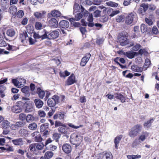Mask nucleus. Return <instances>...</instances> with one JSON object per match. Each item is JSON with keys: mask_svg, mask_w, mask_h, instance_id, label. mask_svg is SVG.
Segmentation results:
<instances>
[{"mask_svg": "<svg viewBox=\"0 0 159 159\" xmlns=\"http://www.w3.org/2000/svg\"><path fill=\"white\" fill-rule=\"evenodd\" d=\"M142 129V125L137 124L132 127L129 132V135L131 138H134L137 136L141 132Z\"/></svg>", "mask_w": 159, "mask_h": 159, "instance_id": "1", "label": "nucleus"}, {"mask_svg": "<svg viewBox=\"0 0 159 159\" xmlns=\"http://www.w3.org/2000/svg\"><path fill=\"white\" fill-rule=\"evenodd\" d=\"M59 34V32L57 30L50 32L46 31L43 35V39L48 38L50 39H56L58 37Z\"/></svg>", "mask_w": 159, "mask_h": 159, "instance_id": "2", "label": "nucleus"}, {"mask_svg": "<svg viewBox=\"0 0 159 159\" xmlns=\"http://www.w3.org/2000/svg\"><path fill=\"white\" fill-rule=\"evenodd\" d=\"M136 14L134 12L129 13L125 18V23L127 25L131 24L136 19Z\"/></svg>", "mask_w": 159, "mask_h": 159, "instance_id": "3", "label": "nucleus"}, {"mask_svg": "<svg viewBox=\"0 0 159 159\" xmlns=\"http://www.w3.org/2000/svg\"><path fill=\"white\" fill-rule=\"evenodd\" d=\"M70 142L73 144L78 146L80 144L81 141V139L80 137L76 134L73 133L70 136Z\"/></svg>", "mask_w": 159, "mask_h": 159, "instance_id": "4", "label": "nucleus"}, {"mask_svg": "<svg viewBox=\"0 0 159 159\" xmlns=\"http://www.w3.org/2000/svg\"><path fill=\"white\" fill-rule=\"evenodd\" d=\"M12 82L15 86L18 88H21L24 86L25 83V80L23 79L18 78L12 79Z\"/></svg>", "mask_w": 159, "mask_h": 159, "instance_id": "5", "label": "nucleus"}, {"mask_svg": "<svg viewBox=\"0 0 159 159\" xmlns=\"http://www.w3.org/2000/svg\"><path fill=\"white\" fill-rule=\"evenodd\" d=\"M59 98L56 95H55L52 98H49L47 101V104L50 107L54 106L56 104L58 103Z\"/></svg>", "mask_w": 159, "mask_h": 159, "instance_id": "6", "label": "nucleus"}, {"mask_svg": "<svg viewBox=\"0 0 159 159\" xmlns=\"http://www.w3.org/2000/svg\"><path fill=\"white\" fill-rule=\"evenodd\" d=\"M25 107V112H29L32 111L34 110V104L32 102H26L24 104Z\"/></svg>", "mask_w": 159, "mask_h": 159, "instance_id": "7", "label": "nucleus"}, {"mask_svg": "<svg viewBox=\"0 0 159 159\" xmlns=\"http://www.w3.org/2000/svg\"><path fill=\"white\" fill-rule=\"evenodd\" d=\"M76 82L75 77L74 74H71L69 77L66 82V85H72Z\"/></svg>", "mask_w": 159, "mask_h": 159, "instance_id": "8", "label": "nucleus"}, {"mask_svg": "<svg viewBox=\"0 0 159 159\" xmlns=\"http://www.w3.org/2000/svg\"><path fill=\"white\" fill-rule=\"evenodd\" d=\"M90 57L91 55L89 53H87L81 60L80 63L81 66H84L89 60Z\"/></svg>", "mask_w": 159, "mask_h": 159, "instance_id": "9", "label": "nucleus"}, {"mask_svg": "<svg viewBox=\"0 0 159 159\" xmlns=\"http://www.w3.org/2000/svg\"><path fill=\"white\" fill-rule=\"evenodd\" d=\"M118 41L120 43L122 46H124L128 43V41L127 40V38L125 36H121L118 38Z\"/></svg>", "mask_w": 159, "mask_h": 159, "instance_id": "10", "label": "nucleus"}, {"mask_svg": "<svg viewBox=\"0 0 159 159\" xmlns=\"http://www.w3.org/2000/svg\"><path fill=\"white\" fill-rule=\"evenodd\" d=\"M48 25L50 26L52 28H56L58 26V22L55 18H52L49 20Z\"/></svg>", "mask_w": 159, "mask_h": 159, "instance_id": "11", "label": "nucleus"}, {"mask_svg": "<svg viewBox=\"0 0 159 159\" xmlns=\"http://www.w3.org/2000/svg\"><path fill=\"white\" fill-rule=\"evenodd\" d=\"M58 131L62 134L65 135H68L70 134L67 129L66 128V127L65 125L60 127L58 128Z\"/></svg>", "mask_w": 159, "mask_h": 159, "instance_id": "12", "label": "nucleus"}, {"mask_svg": "<svg viewBox=\"0 0 159 159\" xmlns=\"http://www.w3.org/2000/svg\"><path fill=\"white\" fill-rule=\"evenodd\" d=\"M63 151L66 153H69L71 151V147L70 145L68 144H64L62 147Z\"/></svg>", "mask_w": 159, "mask_h": 159, "instance_id": "13", "label": "nucleus"}, {"mask_svg": "<svg viewBox=\"0 0 159 159\" xmlns=\"http://www.w3.org/2000/svg\"><path fill=\"white\" fill-rule=\"evenodd\" d=\"M11 142L16 146H22L24 144L23 139L22 138H19L12 140Z\"/></svg>", "mask_w": 159, "mask_h": 159, "instance_id": "14", "label": "nucleus"}, {"mask_svg": "<svg viewBox=\"0 0 159 159\" xmlns=\"http://www.w3.org/2000/svg\"><path fill=\"white\" fill-rule=\"evenodd\" d=\"M115 98L120 100L122 102H125L126 98L123 95L120 93H116L115 94Z\"/></svg>", "mask_w": 159, "mask_h": 159, "instance_id": "15", "label": "nucleus"}, {"mask_svg": "<svg viewBox=\"0 0 159 159\" xmlns=\"http://www.w3.org/2000/svg\"><path fill=\"white\" fill-rule=\"evenodd\" d=\"M12 111L15 113H18L21 112L22 109L21 107L17 105L13 106L11 108Z\"/></svg>", "mask_w": 159, "mask_h": 159, "instance_id": "16", "label": "nucleus"}, {"mask_svg": "<svg viewBox=\"0 0 159 159\" xmlns=\"http://www.w3.org/2000/svg\"><path fill=\"white\" fill-rule=\"evenodd\" d=\"M34 103L36 107L38 108L42 107L43 104V101L39 99H35L34 100Z\"/></svg>", "mask_w": 159, "mask_h": 159, "instance_id": "17", "label": "nucleus"}, {"mask_svg": "<svg viewBox=\"0 0 159 159\" xmlns=\"http://www.w3.org/2000/svg\"><path fill=\"white\" fill-rule=\"evenodd\" d=\"M59 25L61 28H67L69 27V24L67 21L62 20L60 22Z\"/></svg>", "mask_w": 159, "mask_h": 159, "instance_id": "18", "label": "nucleus"}, {"mask_svg": "<svg viewBox=\"0 0 159 159\" xmlns=\"http://www.w3.org/2000/svg\"><path fill=\"white\" fill-rule=\"evenodd\" d=\"M125 55L129 58L132 59L137 54L136 52H133L132 51H129L125 53Z\"/></svg>", "mask_w": 159, "mask_h": 159, "instance_id": "19", "label": "nucleus"}, {"mask_svg": "<svg viewBox=\"0 0 159 159\" xmlns=\"http://www.w3.org/2000/svg\"><path fill=\"white\" fill-rule=\"evenodd\" d=\"M148 134L146 132H142L141 134L139 136V139L142 142L144 141L148 136Z\"/></svg>", "mask_w": 159, "mask_h": 159, "instance_id": "20", "label": "nucleus"}, {"mask_svg": "<svg viewBox=\"0 0 159 159\" xmlns=\"http://www.w3.org/2000/svg\"><path fill=\"white\" fill-rule=\"evenodd\" d=\"M131 70L137 72H141L143 71V69L141 67L138 66L137 65H133L131 66Z\"/></svg>", "mask_w": 159, "mask_h": 159, "instance_id": "21", "label": "nucleus"}, {"mask_svg": "<svg viewBox=\"0 0 159 159\" xmlns=\"http://www.w3.org/2000/svg\"><path fill=\"white\" fill-rule=\"evenodd\" d=\"M16 34L15 30L12 29H10L7 30L6 32L7 34L10 37H12L14 36Z\"/></svg>", "mask_w": 159, "mask_h": 159, "instance_id": "22", "label": "nucleus"}, {"mask_svg": "<svg viewBox=\"0 0 159 159\" xmlns=\"http://www.w3.org/2000/svg\"><path fill=\"white\" fill-rule=\"evenodd\" d=\"M154 119L152 118H150L149 120L144 122L143 124L144 126L147 128L150 127L152 123L154 121Z\"/></svg>", "mask_w": 159, "mask_h": 159, "instance_id": "23", "label": "nucleus"}, {"mask_svg": "<svg viewBox=\"0 0 159 159\" xmlns=\"http://www.w3.org/2000/svg\"><path fill=\"white\" fill-rule=\"evenodd\" d=\"M17 11V7L15 6H11L9 8V12L13 15H15Z\"/></svg>", "mask_w": 159, "mask_h": 159, "instance_id": "24", "label": "nucleus"}, {"mask_svg": "<svg viewBox=\"0 0 159 159\" xmlns=\"http://www.w3.org/2000/svg\"><path fill=\"white\" fill-rule=\"evenodd\" d=\"M122 135H120L119 136H116L114 139V143L115 144V148L116 149H117L118 148V146L117 145L118 144L120 140L122 139Z\"/></svg>", "mask_w": 159, "mask_h": 159, "instance_id": "25", "label": "nucleus"}, {"mask_svg": "<svg viewBox=\"0 0 159 159\" xmlns=\"http://www.w3.org/2000/svg\"><path fill=\"white\" fill-rule=\"evenodd\" d=\"M37 92L38 93L39 97L40 98L43 99L44 97L45 94L44 91L41 90L40 88H38Z\"/></svg>", "mask_w": 159, "mask_h": 159, "instance_id": "26", "label": "nucleus"}, {"mask_svg": "<svg viewBox=\"0 0 159 159\" xmlns=\"http://www.w3.org/2000/svg\"><path fill=\"white\" fill-rule=\"evenodd\" d=\"M51 14L53 17H59L61 15V13L60 11L57 10L52 11Z\"/></svg>", "mask_w": 159, "mask_h": 159, "instance_id": "27", "label": "nucleus"}, {"mask_svg": "<svg viewBox=\"0 0 159 159\" xmlns=\"http://www.w3.org/2000/svg\"><path fill=\"white\" fill-rule=\"evenodd\" d=\"M53 155V153L51 151L47 152L45 154L44 158L45 159H50Z\"/></svg>", "mask_w": 159, "mask_h": 159, "instance_id": "28", "label": "nucleus"}, {"mask_svg": "<svg viewBox=\"0 0 159 159\" xmlns=\"http://www.w3.org/2000/svg\"><path fill=\"white\" fill-rule=\"evenodd\" d=\"M10 125V122L7 120H4L2 123V126L3 128H7Z\"/></svg>", "mask_w": 159, "mask_h": 159, "instance_id": "29", "label": "nucleus"}, {"mask_svg": "<svg viewBox=\"0 0 159 159\" xmlns=\"http://www.w3.org/2000/svg\"><path fill=\"white\" fill-rule=\"evenodd\" d=\"M37 127V124L35 122H33L30 124L28 126V128L30 130H36Z\"/></svg>", "mask_w": 159, "mask_h": 159, "instance_id": "30", "label": "nucleus"}, {"mask_svg": "<svg viewBox=\"0 0 159 159\" xmlns=\"http://www.w3.org/2000/svg\"><path fill=\"white\" fill-rule=\"evenodd\" d=\"M49 124L46 123L42 125L40 128V130L41 132H44L48 127Z\"/></svg>", "mask_w": 159, "mask_h": 159, "instance_id": "31", "label": "nucleus"}, {"mask_svg": "<svg viewBox=\"0 0 159 159\" xmlns=\"http://www.w3.org/2000/svg\"><path fill=\"white\" fill-rule=\"evenodd\" d=\"M44 11L41 13L38 12H34V15L37 18H41L44 16Z\"/></svg>", "mask_w": 159, "mask_h": 159, "instance_id": "32", "label": "nucleus"}, {"mask_svg": "<svg viewBox=\"0 0 159 159\" xmlns=\"http://www.w3.org/2000/svg\"><path fill=\"white\" fill-rule=\"evenodd\" d=\"M19 134L21 136H25L28 135V131L25 129H21L19 131Z\"/></svg>", "mask_w": 159, "mask_h": 159, "instance_id": "33", "label": "nucleus"}, {"mask_svg": "<svg viewBox=\"0 0 159 159\" xmlns=\"http://www.w3.org/2000/svg\"><path fill=\"white\" fill-rule=\"evenodd\" d=\"M141 143V141L139 139H136L132 144L133 147H135Z\"/></svg>", "mask_w": 159, "mask_h": 159, "instance_id": "34", "label": "nucleus"}, {"mask_svg": "<svg viewBox=\"0 0 159 159\" xmlns=\"http://www.w3.org/2000/svg\"><path fill=\"white\" fill-rule=\"evenodd\" d=\"M9 0H1V4L2 7L5 8H7V6L8 5Z\"/></svg>", "mask_w": 159, "mask_h": 159, "instance_id": "35", "label": "nucleus"}, {"mask_svg": "<svg viewBox=\"0 0 159 159\" xmlns=\"http://www.w3.org/2000/svg\"><path fill=\"white\" fill-rule=\"evenodd\" d=\"M29 88L28 86H25L21 89V91L22 92L25 94L27 95H30V94L29 93Z\"/></svg>", "mask_w": 159, "mask_h": 159, "instance_id": "36", "label": "nucleus"}, {"mask_svg": "<svg viewBox=\"0 0 159 159\" xmlns=\"http://www.w3.org/2000/svg\"><path fill=\"white\" fill-rule=\"evenodd\" d=\"M106 4L108 6L112 7H117L118 6L117 3L111 1L107 2Z\"/></svg>", "mask_w": 159, "mask_h": 159, "instance_id": "37", "label": "nucleus"}, {"mask_svg": "<svg viewBox=\"0 0 159 159\" xmlns=\"http://www.w3.org/2000/svg\"><path fill=\"white\" fill-rule=\"evenodd\" d=\"M140 29L142 33H145L148 30V27L144 24H142L141 25Z\"/></svg>", "mask_w": 159, "mask_h": 159, "instance_id": "38", "label": "nucleus"}, {"mask_svg": "<svg viewBox=\"0 0 159 159\" xmlns=\"http://www.w3.org/2000/svg\"><path fill=\"white\" fill-rule=\"evenodd\" d=\"M26 119L27 122H30L34 120V117L33 115L29 114L27 116Z\"/></svg>", "mask_w": 159, "mask_h": 159, "instance_id": "39", "label": "nucleus"}, {"mask_svg": "<svg viewBox=\"0 0 159 159\" xmlns=\"http://www.w3.org/2000/svg\"><path fill=\"white\" fill-rule=\"evenodd\" d=\"M152 32L153 34L157 35L159 33V31L157 28L154 26L152 28Z\"/></svg>", "mask_w": 159, "mask_h": 159, "instance_id": "40", "label": "nucleus"}, {"mask_svg": "<svg viewBox=\"0 0 159 159\" xmlns=\"http://www.w3.org/2000/svg\"><path fill=\"white\" fill-rule=\"evenodd\" d=\"M150 63V61L147 58L146 59L145 62L143 66V67L145 68V70H146L147 68L149 67Z\"/></svg>", "mask_w": 159, "mask_h": 159, "instance_id": "41", "label": "nucleus"}, {"mask_svg": "<svg viewBox=\"0 0 159 159\" xmlns=\"http://www.w3.org/2000/svg\"><path fill=\"white\" fill-rule=\"evenodd\" d=\"M127 157L128 159H136L141 157V156L140 155H129L127 156Z\"/></svg>", "mask_w": 159, "mask_h": 159, "instance_id": "42", "label": "nucleus"}, {"mask_svg": "<svg viewBox=\"0 0 159 159\" xmlns=\"http://www.w3.org/2000/svg\"><path fill=\"white\" fill-rule=\"evenodd\" d=\"M139 27L138 26H136L134 28V31L135 32L134 33V38H137L138 37V35L137 34V33H139L140 32L139 31Z\"/></svg>", "mask_w": 159, "mask_h": 159, "instance_id": "43", "label": "nucleus"}, {"mask_svg": "<svg viewBox=\"0 0 159 159\" xmlns=\"http://www.w3.org/2000/svg\"><path fill=\"white\" fill-rule=\"evenodd\" d=\"M74 12H75L79 11L80 10V6L77 3H75L74 7Z\"/></svg>", "mask_w": 159, "mask_h": 159, "instance_id": "44", "label": "nucleus"}, {"mask_svg": "<svg viewBox=\"0 0 159 159\" xmlns=\"http://www.w3.org/2000/svg\"><path fill=\"white\" fill-rule=\"evenodd\" d=\"M44 145L43 143H36V148L38 150H42L43 149Z\"/></svg>", "mask_w": 159, "mask_h": 159, "instance_id": "45", "label": "nucleus"}, {"mask_svg": "<svg viewBox=\"0 0 159 159\" xmlns=\"http://www.w3.org/2000/svg\"><path fill=\"white\" fill-rule=\"evenodd\" d=\"M43 35H40L38 33L34 32L33 34V37L35 39H38L41 38V39H43Z\"/></svg>", "mask_w": 159, "mask_h": 159, "instance_id": "46", "label": "nucleus"}, {"mask_svg": "<svg viewBox=\"0 0 159 159\" xmlns=\"http://www.w3.org/2000/svg\"><path fill=\"white\" fill-rule=\"evenodd\" d=\"M81 12L83 14L84 16L86 17L89 14V12L86 10H84V9L82 6H81Z\"/></svg>", "mask_w": 159, "mask_h": 159, "instance_id": "47", "label": "nucleus"}, {"mask_svg": "<svg viewBox=\"0 0 159 159\" xmlns=\"http://www.w3.org/2000/svg\"><path fill=\"white\" fill-rule=\"evenodd\" d=\"M68 125L70 127L74 129H77L83 126L82 125H80L79 126H75L72 124V123H68Z\"/></svg>", "mask_w": 159, "mask_h": 159, "instance_id": "48", "label": "nucleus"}, {"mask_svg": "<svg viewBox=\"0 0 159 159\" xmlns=\"http://www.w3.org/2000/svg\"><path fill=\"white\" fill-rule=\"evenodd\" d=\"M60 134L57 133H55L53 134L52 138L57 142L60 138Z\"/></svg>", "mask_w": 159, "mask_h": 159, "instance_id": "49", "label": "nucleus"}, {"mask_svg": "<svg viewBox=\"0 0 159 159\" xmlns=\"http://www.w3.org/2000/svg\"><path fill=\"white\" fill-rule=\"evenodd\" d=\"M24 15V12L22 10H19L17 13V17L20 18H22Z\"/></svg>", "mask_w": 159, "mask_h": 159, "instance_id": "50", "label": "nucleus"}, {"mask_svg": "<svg viewBox=\"0 0 159 159\" xmlns=\"http://www.w3.org/2000/svg\"><path fill=\"white\" fill-rule=\"evenodd\" d=\"M35 27L37 30H40L42 28V25L39 22H36L35 24Z\"/></svg>", "mask_w": 159, "mask_h": 159, "instance_id": "51", "label": "nucleus"}, {"mask_svg": "<svg viewBox=\"0 0 159 159\" xmlns=\"http://www.w3.org/2000/svg\"><path fill=\"white\" fill-rule=\"evenodd\" d=\"M38 115L40 117H44L46 116V113L43 110H40L38 111Z\"/></svg>", "mask_w": 159, "mask_h": 159, "instance_id": "52", "label": "nucleus"}, {"mask_svg": "<svg viewBox=\"0 0 159 159\" xmlns=\"http://www.w3.org/2000/svg\"><path fill=\"white\" fill-rule=\"evenodd\" d=\"M83 16L82 14L80 13H77L75 15V20L77 21L79 20Z\"/></svg>", "mask_w": 159, "mask_h": 159, "instance_id": "53", "label": "nucleus"}, {"mask_svg": "<svg viewBox=\"0 0 159 159\" xmlns=\"http://www.w3.org/2000/svg\"><path fill=\"white\" fill-rule=\"evenodd\" d=\"M6 150L8 152H13L14 151V149L12 147L8 145H7L5 146Z\"/></svg>", "mask_w": 159, "mask_h": 159, "instance_id": "54", "label": "nucleus"}, {"mask_svg": "<svg viewBox=\"0 0 159 159\" xmlns=\"http://www.w3.org/2000/svg\"><path fill=\"white\" fill-rule=\"evenodd\" d=\"M42 139L41 137V136L39 134L34 138L35 141L36 142H40L42 141Z\"/></svg>", "mask_w": 159, "mask_h": 159, "instance_id": "55", "label": "nucleus"}, {"mask_svg": "<svg viewBox=\"0 0 159 159\" xmlns=\"http://www.w3.org/2000/svg\"><path fill=\"white\" fill-rule=\"evenodd\" d=\"M29 148L30 151H35L36 148V143H33L30 145Z\"/></svg>", "mask_w": 159, "mask_h": 159, "instance_id": "56", "label": "nucleus"}, {"mask_svg": "<svg viewBox=\"0 0 159 159\" xmlns=\"http://www.w3.org/2000/svg\"><path fill=\"white\" fill-rule=\"evenodd\" d=\"M124 17L123 16L119 15L116 17V20L117 22H120L124 19Z\"/></svg>", "mask_w": 159, "mask_h": 159, "instance_id": "57", "label": "nucleus"}, {"mask_svg": "<svg viewBox=\"0 0 159 159\" xmlns=\"http://www.w3.org/2000/svg\"><path fill=\"white\" fill-rule=\"evenodd\" d=\"M145 21L149 25H151L153 24V22L152 20L146 18H145Z\"/></svg>", "mask_w": 159, "mask_h": 159, "instance_id": "58", "label": "nucleus"}, {"mask_svg": "<svg viewBox=\"0 0 159 159\" xmlns=\"http://www.w3.org/2000/svg\"><path fill=\"white\" fill-rule=\"evenodd\" d=\"M106 159H112V155L111 152H107L105 153Z\"/></svg>", "mask_w": 159, "mask_h": 159, "instance_id": "59", "label": "nucleus"}, {"mask_svg": "<svg viewBox=\"0 0 159 159\" xmlns=\"http://www.w3.org/2000/svg\"><path fill=\"white\" fill-rule=\"evenodd\" d=\"M19 118L20 120H23L26 119V115L23 113H21L19 115Z\"/></svg>", "mask_w": 159, "mask_h": 159, "instance_id": "60", "label": "nucleus"}, {"mask_svg": "<svg viewBox=\"0 0 159 159\" xmlns=\"http://www.w3.org/2000/svg\"><path fill=\"white\" fill-rule=\"evenodd\" d=\"M141 46L139 44H137L136 45L133 47V49L135 51H138L140 48Z\"/></svg>", "mask_w": 159, "mask_h": 159, "instance_id": "61", "label": "nucleus"}, {"mask_svg": "<svg viewBox=\"0 0 159 159\" xmlns=\"http://www.w3.org/2000/svg\"><path fill=\"white\" fill-rule=\"evenodd\" d=\"M140 7H142L144 11H146L148 7V4H145V3H142L140 5Z\"/></svg>", "mask_w": 159, "mask_h": 159, "instance_id": "62", "label": "nucleus"}, {"mask_svg": "<svg viewBox=\"0 0 159 159\" xmlns=\"http://www.w3.org/2000/svg\"><path fill=\"white\" fill-rule=\"evenodd\" d=\"M101 11L98 10H96L94 12V16L96 17H98L100 16Z\"/></svg>", "mask_w": 159, "mask_h": 159, "instance_id": "63", "label": "nucleus"}, {"mask_svg": "<svg viewBox=\"0 0 159 159\" xmlns=\"http://www.w3.org/2000/svg\"><path fill=\"white\" fill-rule=\"evenodd\" d=\"M7 45V44L5 41L2 40H0V47H6Z\"/></svg>", "mask_w": 159, "mask_h": 159, "instance_id": "64", "label": "nucleus"}]
</instances>
